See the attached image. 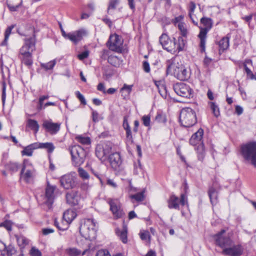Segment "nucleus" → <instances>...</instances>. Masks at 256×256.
Instances as JSON below:
<instances>
[{"label":"nucleus","mask_w":256,"mask_h":256,"mask_svg":"<svg viewBox=\"0 0 256 256\" xmlns=\"http://www.w3.org/2000/svg\"><path fill=\"white\" fill-rule=\"evenodd\" d=\"M166 74L174 75L180 80H187L190 77V72L186 68L180 63L175 58L166 62Z\"/></svg>","instance_id":"1"},{"label":"nucleus","mask_w":256,"mask_h":256,"mask_svg":"<svg viewBox=\"0 0 256 256\" xmlns=\"http://www.w3.org/2000/svg\"><path fill=\"white\" fill-rule=\"evenodd\" d=\"M181 124L186 128L193 126L196 122V114L194 110L190 108H182L180 116Z\"/></svg>","instance_id":"2"},{"label":"nucleus","mask_w":256,"mask_h":256,"mask_svg":"<svg viewBox=\"0 0 256 256\" xmlns=\"http://www.w3.org/2000/svg\"><path fill=\"white\" fill-rule=\"evenodd\" d=\"M96 224L92 219H86L80 227V232L86 239L92 240L96 236Z\"/></svg>","instance_id":"3"},{"label":"nucleus","mask_w":256,"mask_h":256,"mask_svg":"<svg viewBox=\"0 0 256 256\" xmlns=\"http://www.w3.org/2000/svg\"><path fill=\"white\" fill-rule=\"evenodd\" d=\"M70 151L74 166H79L84 163L86 157V152L82 148L78 145H75L70 148Z\"/></svg>","instance_id":"4"},{"label":"nucleus","mask_w":256,"mask_h":256,"mask_svg":"<svg viewBox=\"0 0 256 256\" xmlns=\"http://www.w3.org/2000/svg\"><path fill=\"white\" fill-rule=\"evenodd\" d=\"M200 22L204 26V28H201L198 37L200 39V48L201 52H204L206 50V34L208 31L212 28V20L210 18H202Z\"/></svg>","instance_id":"5"},{"label":"nucleus","mask_w":256,"mask_h":256,"mask_svg":"<svg viewBox=\"0 0 256 256\" xmlns=\"http://www.w3.org/2000/svg\"><path fill=\"white\" fill-rule=\"evenodd\" d=\"M35 169L30 162L24 160L20 172V178L27 183L31 182L35 176Z\"/></svg>","instance_id":"6"},{"label":"nucleus","mask_w":256,"mask_h":256,"mask_svg":"<svg viewBox=\"0 0 256 256\" xmlns=\"http://www.w3.org/2000/svg\"><path fill=\"white\" fill-rule=\"evenodd\" d=\"M216 244L222 248L230 246L234 242L229 234L226 233V230H222L214 236Z\"/></svg>","instance_id":"7"},{"label":"nucleus","mask_w":256,"mask_h":256,"mask_svg":"<svg viewBox=\"0 0 256 256\" xmlns=\"http://www.w3.org/2000/svg\"><path fill=\"white\" fill-rule=\"evenodd\" d=\"M204 134L203 130L200 128L195 132L190 140V144L192 146L198 145L197 148L198 152V158L202 159L204 154V147L202 139Z\"/></svg>","instance_id":"8"},{"label":"nucleus","mask_w":256,"mask_h":256,"mask_svg":"<svg viewBox=\"0 0 256 256\" xmlns=\"http://www.w3.org/2000/svg\"><path fill=\"white\" fill-rule=\"evenodd\" d=\"M173 89L179 96L190 98L193 97V90L187 84L183 82H177L174 84Z\"/></svg>","instance_id":"9"},{"label":"nucleus","mask_w":256,"mask_h":256,"mask_svg":"<svg viewBox=\"0 0 256 256\" xmlns=\"http://www.w3.org/2000/svg\"><path fill=\"white\" fill-rule=\"evenodd\" d=\"M123 39L121 36L114 34L110 35L106 44L110 50L121 53L123 49Z\"/></svg>","instance_id":"10"},{"label":"nucleus","mask_w":256,"mask_h":256,"mask_svg":"<svg viewBox=\"0 0 256 256\" xmlns=\"http://www.w3.org/2000/svg\"><path fill=\"white\" fill-rule=\"evenodd\" d=\"M60 182L64 189H72L76 186V178L74 172L64 174L60 177Z\"/></svg>","instance_id":"11"},{"label":"nucleus","mask_w":256,"mask_h":256,"mask_svg":"<svg viewBox=\"0 0 256 256\" xmlns=\"http://www.w3.org/2000/svg\"><path fill=\"white\" fill-rule=\"evenodd\" d=\"M241 154L246 160L252 161L256 156V142H250L241 146Z\"/></svg>","instance_id":"12"},{"label":"nucleus","mask_w":256,"mask_h":256,"mask_svg":"<svg viewBox=\"0 0 256 256\" xmlns=\"http://www.w3.org/2000/svg\"><path fill=\"white\" fill-rule=\"evenodd\" d=\"M56 186H52L48 182L45 190V194L43 197V202L46 204L48 208H50L55 198L54 190Z\"/></svg>","instance_id":"13"},{"label":"nucleus","mask_w":256,"mask_h":256,"mask_svg":"<svg viewBox=\"0 0 256 256\" xmlns=\"http://www.w3.org/2000/svg\"><path fill=\"white\" fill-rule=\"evenodd\" d=\"M160 42L163 48L167 51L176 52V40L174 38L172 40L167 34H162L160 38Z\"/></svg>","instance_id":"14"},{"label":"nucleus","mask_w":256,"mask_h":256,"mask_svg":"<svg viewBox=\"0 0 256 256\" xmlns=\"http://www.w3.org/2000/svg\"><path fill=\"white\" fill-rule=\"evenodd\" d=\"M112 144L110 142H106L102 144H98L96 148V154L100 160L107 157L112 151Z\"/></svg>","instance_id":"15"},{"label":"nucleus","mask_w":256,"mask_h":256,"mask_svg":"<svg viewBox=\"0 0 256 256\" xmlns=\"http://www.w3.org/2000/svg\"><path fill=\"white\" fill-rule=\"evenodd\" d=\"M110 206V210L116 218H122L124 213L121 208V204L118 200L110 199L108 202Z\"/></svg>","instance_id":"16"},{"label":"nucleus","mask_w":256,"mask_h":256,"mask_svg":"<svg viewBox=\"0 0 256 256\" xmlns=\"http://www.w3.org/2000/svg\"><path fill=\"white\" fill-rule=\"evenodd\" d=\"M242 252V246L239 244H234V242H232L230 246H228L222 250V254L230 256H240Z\"/></svg>","instance_id":"17"},{"label":"nucleus","mask_w":256,"mask_h":256,"mask_svg":"<svg viewBox=\"0 0 256 256\" xmlns=\"http://www.w3.org/2000/svg\"><path fill=\"white\" fill-rule=\"evenodd\" d=\"M67 202L72 206H76L80 200V196L78 190H72L66 196Z\"/></svg>","instance_id":"18"},{"label":"nucleus","mask_w":256,"mask_h":256,"mask_svg":"<svg viewBox=\"0 0 256 256\" xmlns=\"http://www.w3.org/2000/svg\"><path fill=\"white\" fill-rule=\"evenodd\" d=\"M42 126L46 132H50L51 134H54L59 131L60 124L54 123L51 120H46L42 124Z\"/></svg>","instance_id":"19"},{"label":"nucleus","mask_w":256,"mask_h":256,"mask_svg":"<svg viewBox=\"0 0 256 256\" xmlns=\"http://www.w3.org/2000/svg\"><path fill=\"white\" fill-rule=\"evenodd\" d=\"M35 42L34 38H30L25 40L24 44L20 50V54H32L30 51H32L34 48Z\"/></svg>","instance_id":"20"},{"label":"nucleus","mask_w":256,"mask_h":256,"mask_svg":"<svg viewBox=\"0 0 256 256\" xmlns=\"http://www.w3.org/2000/svg\"><path fill=\"white\" fill-rule=\"evenodd\" d=\"M85 34V30H80L68 33L67 39L70 40L74 44H76L82 40L83 36Z\"/></svg>","instance_id":"21"},{"label":"nucleus","mask_w":256,"mask_h":256,"mask_svg":"<svg viewBox=\"0 0 256 256\" xmlns=\"http://www.w3.org/2000/svg\"><path fill=\"white\" fill-rule=\"evenodd\" d=\"M109 162L112 167L116 170L122 164V160L120 154L118 152H114L110 154L108 156Z\"/></svg>","instance_id":"22"},{"label":"nucleus","mask_w":256,"mask_h":256,"mask_svg":"<svg viewBox=\"0 0 256 256\" xmlns=\"http://www.w3.org/2000/svg\"><path fill=\"white\" fill-rule=\"evenodd\" d=\"M116 235L120 238L121 240L124 243H126L128 241L127 238V227L126 226L124 225L122 230L118 228L116 229Z\"/></svg>","instance_id":"23"},{"label":"nucleus","mask_w":256,"mask_h":256,"mask_svg":"<svg viewBox=\"0 0 256 256\" xmlns=\"http://www.w3.org/2000/svg\"><path fill=\"white\" fill-rule=\"evenodd\" d=\"M76 216V214L72 209L66 210L63 214V218L68 224H70Z\"/></svg>","instance_id":"24"},{"label":"nucleus","mask_w":256,"mask_h":256,"mask_svg":"<svg viewBox=\"0 0 256 256\" xmlns=\"http://www.w3.org/2000/svg\"><path fill=\"white\" fill-rule=\"evenodd\" d=\"M168 202V208L179 210V198L175 195L170 196Z\"/></svg>","instance_id":"25"},{"label":"nucleus","mask_w":256,"mask_h":256,"mask_svg":"<svg viewBox=\"0 0 256 256\" xmlns=\"http://www.w3.org/2000/svg\"><path fill=\"white\" fill-rule=\"evenodd\" d=\"M123 127L126 132V138L127 140L132 142V136L130 130V127L129 126L127 119L124 118L123 122Z\"/></svg>","instance_id":"26"},{"label":"nucleus","mask_w":256,"mask_h":256,"mask_svg":"<svg viewBox=\"0 0 256 256\" xmlns=\"http://www.w3.org/2000/svg\"><path fill=\"white\" fill-rule=\"evenodd\" d=\"M37 148L36 143L32 144L24 148L22 152V156H32L33 150Z\"/></svg>","instance_id":"27"},{"label":"nucleus","mask_w":256,"mask_h":256,"mask_svg":"<svg viewBox=\"0 0 256 256\" xmlns=\"http://www.w3.org/2000/svg\"><path fill=\"white\" fill-rule=\"evenodd\" d=\"M208 194L212 204H216L218 202V192L213 187L210 188L208 192Z\"/></svg>","instance_id":"28"},{"label":"nucleus","mask_w":256,"mask_h":256,"mask_svg":"<svg viewBox=\"0 0 256 256\" xmlns=\"http://www.w3.org/2000/svg\"><path fill=\"white\" fill-rule=\"evenodd\" d=\"M36 143V146L38 148H44L47 150L48 153L52 152L55 147L53 144L52 142H46V143Z\"/></svg>","instance_id":"29"},{"label":"nucleus","mask_w":256,"mask_h":256,"mask_svg":"<svg viewBox=\"0 0 256 256\" xmlns=\"http://www.w3.org/2000/svg\"><path fill=\"white\" fill-rule=\"evenodd\" d=\"M122 62V60L116 56L111 55L108 58V62L116 67L120 66Z\"/></svg>","instance_id":"30"},{"label":"nucleus","mask_w":256,"mask_h":256,"mask_svg":"<svg viewBox=\"0 0 256 256\" xmlns=\"http://www.w3.org/2000/svg\"><path fill=\"white\" fill-rule=\"evenodd\" d=\"M184 36H180L178 38V42H176V52H179L184 50L186 40L183 38Z\"/></svg>","instance_id":"31"},{"label":"nucleus","mask_w":256,"mask_h":256,"mask_svg":"<svg viewBox=\"0 0 256 256\" xmlns=\"http://www.w3.org/2000/svg\"><path fill=\"white\" fill-rule=\"evenodd\" d=\"M16 238L18 245L21 248H24L26 245L28 244V240L24 236H16Z\"/></svg>","instance_id":"32"},{"label":"nucleus","mask_w":256,"mask_h":256,"mask_svg":"<svg viewBox=\"0 0 256 256\" xmlns=\"http://www.w3.org/2000/svg\"><path fill=\"white\" fill-rule=\"evenodd\" d=\"M20 55V59L23 64L28 66H30L32 64V54Z\"/></svg>","instance_id":"33"},{"label":"nucleus","mask_w":256,"mask_h":256,"mask_svg":"<svg viewBox=\"0 0 256 256\" xmlns=\"http://www.w3.org/2000/svg\"><path fill=\"white\" fill-rule=\"evenodd\" d=\"M5 167L6 169L13 173L18 170L20 168V165L16 162H10L5 165Z\"/></svg>","instance_id":"34"},{"label":"nucleus","mask_w":256,"mask_h":256,"mask_svg":"<svg viewBox=\"0 0 256 256\" xmlns=\"http://www.w3.org/2000/svg\"><path fill=\"white\" fill-rule=\"evenodd\" d=\"M27 126L34 131V134H36L39 130V125L38 122L34 120L29 119L28 120Z\"/></svg>","instance_id":"35"},{"label":"nucleus","mask_w":256,"mask_h":256,"mask_svg":"<svg viewBox=\"0 0 256 256\" xmlns=\"http://www.w3.org/2000/svg\"><path fill=\"white\" fill-rule=\"evenodd\" d=\"M220 50H224L229 46V38L228 36L223 38L218 42Z\"/></svg>","instance_id":"36"},{"label":"nucleus","mask_w":256,"mask_h":256,"mask_svg":"<svg viewBox=\"0 0 256 256\" xmlns=\"http://www.w3.org/2000/svg\"><path fill=\"white\" fill-rule=\"evenodd\" d=\"M139 235L142 240L146 241L148 244H150V236L148 231L144 230H141Z\"/></svg>","instance_id":"37"},{"label":"nucleus","mask_w":256,"mask_h":256,"mask_svg":"<svg viewBox=\"0 0 256 256\" xmlns=\"http://www.w3.org/2000/svg\"><path fill=\"white\" fill-rule=\"evenodd\" d=\"M14 26L12 25L8 26L6 30L4 33V38L3 42H2V46H6L8 44V40L9 38V36L11 34L12 30L14 28Z\"/></svg>","instance_id":"38"},{"label":"nucleus","mask_w":256,"mask_h":256,"mask_svg":"<svg viewBox=\"0 0 256 256\" xmlns=\"http://www.w3.org/2000/svg\"><path fill=\"white\" fill-rule=\"evenodd\" d=\"M195 8H196V4H194V2H191L190 4V6H189L188 15H189V16H190V18L191 19L192 21V22L194 24L197 25L198 24L197 22H196L192 18V14L194 11Z\"/></svg>","instance_id":"39"},{"label":"nucleus","mask_w":256,"mask_h":256,"mask_svg":"<svg viewBox=\"0 0 256 256\" xmlns=\"http://www.w3.org/2000/svg\"><path fill=\"white\" fill-rule=\"evenodd\" d=\"M66 252L69 256H78L82 254L81 251L76 248H69Z\"/></svg>","instance_id":"40"},{"label":"nucleus","mask_w":256,"mask_h":256,"mask_svg":"<svg viewBox=\"0 0 256 256\" xmlns=\"http://www.w3.org/2000/svg\"><path fill=\"white\" fill-rule=\"evenodd\" d=\"M4 251V254L6 256H12L16 252L14 248L12 246H9L8 247L6 246V248L2 250Z\"/></svg>","instance_id":"41"},{"label":"nucleus","mask_w":256,"mask_h":256,"mask_svg":"<svg viewBox=\"0 0 256 256\" xmlns=\"http://www.w3.org/2000/svg\"><path fill=\"white\" fill-rule=\"evenodd\" d=\"M210 106L214 115L216 117H218L220 114L218 106L214 102H210Z\"/></svg>","instance_id":"42"},{"label":"nucleus","mask_w":256,"mask_h":256,"mask_svg":"<svg viewBox=\"0 0 256 256\" xmlns=\"http://www.w3.org/2000/svg\"><path fill=\"white\" fill-rule=\"evenodd\" d=\"M155 120L160 123H164L166 121V116L162 112H158Z\"/></svg>","instance_id":"43"},{"label":"nucleus","mask_w":256,"mask_h":256,"mask_svg":"<svg viewBox=\"0 0 256 256\" xmlns=\"http://www.w3.org/2000/svg\"><path fill=\"white\" fill-rule=\"evenodd\" d=\"M76 138L79 142L83 144H89L90 143V140L88 137L78 136Z\"/></svg>","instance_id":"44"},{"label":"nucleus","mask_w":256,"mask_h":256,"mask_svg":"<svg viewBox=\"0 0 256 256\" xmlns=\"http://www.w3.org/2000/svg\"><path fill=\"white\" fill-rule=\"evenodd\" d=\"M78 172L80 176L83 180H88L90 178L88 174L82 168H78Z\"/></svg>","instance_id":"45"},{"label":"nucleus","mask_w":256,"mask_h":256,"mask_svg":"<svg viewBox=\"0 0 256 256\" xmlns=\"http://www.w3.org/2000/svg\"><path fill=\"white\" fill-rule=\"evenodd\" d=\"M178 26L180 31L181 34L182 36L186 37L187 35V30L185 26V24L184 22H180L178 24Z\"/></svg>","instance_id":"46"},{"label":"nucleus","mask_w":256,"mask_h":256,"mask_svg":"<svg viewBox=\"0 0 256 256\" xmlns=\"http://www.w3.org/2000/svg\"><path fill=\"white\" fill-rule=\"evenodd\" d=\"M56 60H53L49 62L46 64H41L42 67L45 68L46 70H52L56 64Z\"/></svg>","instance_id":"47"},{"label":"nucleus","mask_w":256,"mask_h":256,"mask_svg":"<svg viewBox=\"0 0 256 256\" xmlns=\"http://www.w3.org/2000/svg\"><path fill=\"white\" fill-rule=\"evenodd\" d=\"M130 198L132 199H134L137 202H142L144 199V196L143 192H141L135 194L131 195Z\"/></svg>","instance_id":"48"},{"label":"nucleus","mask_w":256,"mask_h":256,"mask_svg":"<svg viewBox=\"0 0 256 256\" xmlns=\"http://www.w3.org/2000/svg\"><path fill=\"white\" fill-rule=\"evenodd\" d=\"M12 222L10 220H6L0 224V227L3 226L8 231H10L12 230Z\"/></svg>","instance_id":"49"},{"label":"nucleus","mask_w":256,"mask_h":256,"mask_svg":"<svg viewBox=\"0 0 256 256\" xmlns=\"http://www.w3.org/2000/svg\"><path fill=\"white\" fill-rule=\"evenodd\" d=\"M119 3L118 0H110L109 5L108 8V12H110L111 9H115Z\"/></svg>","instance_id":"50"},{"label":"nucleus","mask_w":256,"mask_h":256,"mask_svg":"<svg viewBox=\"0 0 256 256\" xmlns=\"http://www.w3.org/2000/svg\"><path fill=\"white\" fill-rule=\"evenodd\" d=\"M22 3V0H20V2L18 4H8V6L11 12H16L18 10V8L21 5Z\"/></svg>","instance_id":"51"},{"label":"nucleus","mask_w":256,"mask_h":256,"mask_svg":"<svg viewBox=\"0 0 256 256\" xmlns=\"http://www.w3.org/2000/svg\"><path fill=\"white\" fill-rule=\"evenodd\" d=\"M143 124L146 126H148L150 125V117L148 115H145L142 117Z\"/></svg>","instance_id":"52"},{"label":"nucleus","mask_w":256,"mask_h":256,"mask_svg":"<svg viewBox=\"0 0 256 256\" xmlns=\"http://www.w3.org/2000/svg\"><path fill=\"white\" fill-rule=\"evenodd\" d=\"M244 68L248 76H249L250 79L256 80V77L254 76L252 72L250 70V68H248V67L246 64H244Z\"/></svg>","instance_id":"53"},{"label":"nucleus","mask_w":256,"mask_h":256,"mask_svg":"<svg viewBox=\"0 0 256 256\" xmlns=\"http://www.w3.org/2000/svg\"><path fill=\"white\" fill-rule=\"evenodd\" d=\"M31 256H42L41 252L34 247H32L30 250Z\"/></svg>","instance_id":"54"},{"label":"nucleus","mask_w":256,"mask_h":256,"mask_svg":"<svg viewBox=\"0 0 256 256\" xmlns=\"http://www.w3.org/2000/svg\"><path fill=\"white\" fill-rule=\"evenodd\" d=\"M76 94L78 98L80 100L81 103L84 105H86V100L83 96L82 94H80V92L78 91H77L76 92Z\"/></svg>","instance_id":"55"},{"label":"nucleus","mask_w":256,"mask_h":256,"mask_svg":"<svg viewBox=\"0 0 256 256\" xmlns=\"http://www.w3.org/2000/svg\"><path fill=\"white\" fill-rule=\"evenodd\" d=\"M96 256H110V255L107 250H101L96 252Z\"/></svg>","instance_id":"56"},{"label":"nucleus","mask_w":256,"mask_h":256,"mask_svg":"<svg viewBox=\"0 0 256 256\" xmlns=\"http://www.w3.org/2000/svg\"><path fill=\"white\" fill-rule=\"evenodd\" d=\"M132 85H127L124 84L123 87L121 88V91H126L128 94H130L132 91Z\"/></svg>","instance_id":"57"},{"label":"nucleus","mask_w":256,"mask_h":256,"mask_svg":"<svg viewBox=\"0 0 256 256\" xmlns=\"http://www.w3.org/2000/svg\"><path fill=\"white\" fill-rule=\"evenodd\" d=\"M109 56V50H103L101 52L100 57L103 60H108V58Z\"/></svg>","instance_id":"58"},{"label":"nucleus","mask_w":256,"mask_h":256,"mask_svg":"<svg viewBox=\"0 0 256 256\" xmlns=\"http://www.w3.org/2000/svg\"><path fill=\"white\" fill-rule=\"evenodd\" d=\"M179 202H180L182 206H184L188 204L187 198L185 194H182L180 195V199L179 200Z\"/></svg>","instance_id":"59"},{"label":"nucleus","mask_w":256,"mask_h":256,"mask_svg":"<svg viewBox=\"0 0 256 256\" xmlns=\"http://www.w3.org/2000/svg\"><path fill=\"white\" fill-rule=\"evenodd\" d=\"M158 91L160 94L163 97L166 98V88L164 86L162 85L161 86V88H160L158 87Z\"/></svg>","instance_id":"60"},{"label":"nucleus","mask_w":256,"mask_h":256,"mask_svg":"<svg viewBox=\"0 0 256 256\" xmlns=\"http://www.w3.org/2000/svg\"><path fill=\"white\" fill-rule=\"evenodd\" d=\"M88 54L89 53L88 51H84L82 53L78 54V57L80 60H83L88 57Z\"/></svg>","instance_id":"61"},{"label":"nucleus","mask_w":256,"mask_h":256,"mask_svg":"<svg viewBox=\"0 0 256 256\" xmlns=\"http://www.w3.org/2000/svg\"><path fill=\"white\" fill-rule=\"evenodd\" d=\"M92 120L94 122H96L99 120V115L97 112L92 110Z\"/></svg>","instance_id":"62"},{"label":"nucleus","mask_w":256,"mask_h":256,"mask_svg":"<svg viewBox=\"0 0 256 256\" xmlns=\"http://www.w3.org/2000/svg\"><path fill=\"white\" fill-rule=\"evenodd\" d=\"M142 66H143L144 70L146 72H150V65H149V64L147 62L144 61L143 62Z\"/></svg>","instance_id":"63"},{"label":"nucleus","mask_w":256,"mask_h":256,"mask_svg":"<svg viewBox=\"0 0 256 256\" xmlns=\"http://www.w3.org/2000/svg\"><path fill=\"white\" fill-rule=\"evenodd\" d=\"M97 89L98 90L102 92L104 94H106V90L104 84L100 83L98 85Z\"/></svg>","instance_id":"64"}]
</instances>
